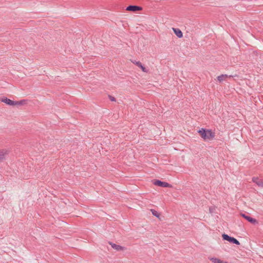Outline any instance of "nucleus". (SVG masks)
I'll return each instance as SVG.
<instances>
[{
	"mask_svg": "<svg viewBox=\"0 0 263 263\" xmlns=\"http://www.w3.org/2000/svg\"><path fill=\"white\" fill-rule=\"evenodd\" d=\"M1 101L2 102H4L6 104L10 106L23 105H24L26 103V101L25 100H23L20 101H14L6 98L2 99Z\"/></svg>",
	"mask_w": 263,
	"mask_h": 263,
	"instance_id": "obj_2",
	"label": "nucleus"
},
{
	"mask_svg": "<svg viewBox=\"0 0 263 263\" xmlns=\"http://www.w3.org/2000/svg\"><path fill=\"white\" fill-rule=\"evenodd\" d=\"M232 77V76H228L227 74H221L217 77V80L220 83L226 80L228 78H231Z\"/></svg>",
	"mask_w": 263,
	"mask_h": 263,
	"instance_id": "obj_11",
	"label": "nucleus"
},
{
	"mask_svg": "<svg viewBox=\"0 0 263 263\" xmlns=\"http://www.w3.org/2000/svg\"><path fill=\"white\" fill-rule=\"evenodd\" d=\"M142 10V8L137 6H129L126 8V10L136 12Z\"/></svg>",
	"mask_w": 263,
	"mask_h": 263,
	"instance_id": "obj_8",
	"label": "nucleus"
},
{
	"mask_svg": "<svg viewBox=\"0 0 263 263\" xmlns=\"http://www.w3.org/2000/svg\"><path fill=\"white\" fill-rule=\"evenodd\" d=\"M132 62L134 64L136 65L137 66L139 67L143 72H147V71L146 69L145 68V67H144L142 65V64H141V63L140 62H139V61H132Z\"/></svg>",
	"mask_w": 263,
	"mask_h": 263,
	"instance_id": "obj_9",
	"label": "nucleus"
},
{
	"mask_svg": "<svg viewBox=\"0 0 263 263\" xmlns=\"http://www.w3.org/2000/svg\"><path fill=\"white\" fill-rule=\"evenodd\" d=\"M109 244L111 245L112 248L116 250L117 251H123L125 250L124 247L121 246L113 243L112 242H110Z\"/></svg>",
	"mask_w": 263,
	"mask_h": 263,
	"instance_id": "obj_10",
	"label": "nucleus"
},
{
	"mask_svg": "<svg viewBox=\"0 0 263 263\" xmlns=\"http://www.w3.org/2000/svg\"><path fill=\"white\" fill-rule=\"evenodd\" d=\"M9 151L6 149L0 150V161H3L5 159L6 157L8 155Z\"/></svg>",
	"mask_w": 263,
	"mask_h": 263,
	"instance_id": "obj_6",
	"label": "nucleus"
},
{
	"mask_svg": "<svg viewBox=\"0 0 263 263\" xmlns=\"http://www.w3.org/2000/svg\"><path fill=\"white\" fill-rule=\"evenodd\" d=\"M240 215L242 217L245 218L246 220H247L248 221L251 222V223H253V224L257 223V221L254 218H252L250 216H248L245 215V214H242V213H241Z\"/></svg>",
	"mask_w": 263,
	"mask_h": 263,
	"instance_id": "obj_5",
	"label": "nucleus"
},
{
	"mask_svg": "<svg viewBox=\"0 0 263 263\" xmlns=\"http://www.w3.org/2000/svg\"><path fill=\"white\" fill-rule=\"evenodd\" d=\"M198 132L204 140H211L215 137V133L212 132L211 130H205L201 128Z\"/></svg>",
	"mask_w": 263,
	"mask_h": 263,
	"instance_id": "obj_1",
	"label": "nucleus"
},
{
	"mask_svg": "<svg viewBox=\"0 0 263 263\" xmlns=\"http://www.w3.org/2000/svg\"><path fill=\"white\" fill-rule=\"evenodd\" d=\"M222 238L224 240H227L230 242L235 243L236 245H239V242L235 238L232 237L228 235L227 234H223L222 235Z\"/></svg>",
	"mask_w": 263,
	"mask_h": 263,
	"instance_id": "obj_3",
	"label": "nucleus"
},
{
	"mask_svg": "<svg viewBox=\"0 0 263 263\" xmlns=\"http://www.w3.org/2000/svg\"><path fill=\"white\" fill-rule=\"evenodd\" d=\"M175 34L179 38L182 37L183 36L181 31L178 28H173Z\"/></svg>",
	"mask_w": 263,
	"mask_h": 263,
	"instance_id": "obj_12",
	"label": "nucleus"
},
{
	"mask_svg": "<svg viewBox=\"0 0 263 263\" xmlns=\"http://www.w3.org/2000/svg\"><path fill=\"white\" fill-rule=\"evenodd\" d=\"M154 184L156 185H158L161 187H171L172 185L165 182H162L160 180H156L154 182Z\"/></svg>",
	"mask_w": 263,
	"mask_h": 263,
	"instance_id": "obj_4",
	"label": "nucleus"
},
{
	"mask_svg": "<svg viewBox=\"0 0 263 263\" xmlns=\"http://www.w3.org/2000/svg\"><path fill=\"white\" fill-rule=\"evenodd\" d=\"M109 98L111 101H116V99L114 97H112L111 96H109Z\"/></svg>",
	"mask_w": 263,
	"mask_h": 263,
	"instance_id": "obj_15",
	"label": "nucleus"
},
{
	"mask_svg": "<svg viewBox=\"0 0 263 263\" xmlns=\"http://www.w3.org/2000/svg\"><path fill=\"white\" fill-rule=\"evenodd\" d=\"M252 181L255 183L258 186L263 187V180L260 179L257 177L252 178Z\"/></svg>",
	"mask_w": 263,
	"mask_h": 263,
	"instance_id": "obj_7",
	"label": "nucleus"
},
{
	"mask_svg": "<svg viewBox=\"0 0 263 263\" xmlns=\"http://www.w3.org/2000/svg\"><path fill=\"white\" fill-rule=\"evenodd\" d=\"M151 211L154 216L157 217V218H159L160 214L156 211L153 209L151 210Z\"/></svg>",
	"mask_w": 263,
	"mask_h": 263,
	"instance_id": "obj_14",
	"label": "nucleus"
},
{
	"mask_svg": "<svg viewBox=\"0 0 263 263\" xmlns=\"http://www.w3.org/2000/svg\"><path fill=\"white\" fill-rule=\"evenodd\" d=\"M209 259L214 263H228L227 262L221 260L217 258L210 257Z\"/></svg>",
	"mask_w": 263,
	"mask_h": 263,
	"instance_id": "obj_13",
	"label": "nucleus"
}]
</instances>
